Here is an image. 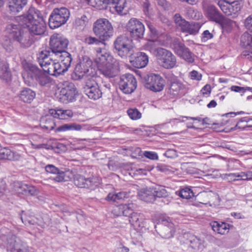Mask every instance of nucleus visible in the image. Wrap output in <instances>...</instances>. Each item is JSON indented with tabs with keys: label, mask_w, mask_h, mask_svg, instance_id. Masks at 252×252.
Here are the masks:
<instances>
[{
	"label": "nucleus",
	"mask_w": 252,
	"mask_h": 252,
	"mask_svg": "<svg viewBox=\"0 0 252 252\" xmlns=\"http://www.w3.org/2000/svg\"><path fill=\"white\" fill-rule=\"evenodd\" d=\"M178 195L182 198L189 199L194 196V193L191 189L188 187L181 189Z\"/></svg>",
	"instance_id": "45"
},
{
	"label": "nucleus",
	"mask_w": 252,
	"mask_h": 252,
	"mask_svg": "<svg viewBox=\"0 0 252 252\" xmlns=\"http://www.w3.org/2000/svg\"><path fill=\"white\" fill-rule=\"evenodd\" d=\"M115 49L119 56L126 58L134 53L132 40L126 35L119 36L114 42Z\"/></svg>",
	"instance_id": "9"
},
{
	"label": "nucleus",
	"mask_w": 252,
	"mask_h": 252,
	"mask_svg": "<svg viewBox=\"0 0 252 252\" xmlns=\"http://www.w3.org/2000/svg\"><path fill=\"white\" fill-rule=\"evenodd\" d=\"M11 76L8 63L0 59V79L8 83L11 81Z\"/></svg>",
	"instance_id": "30"
},
{
	"label": "nucleus",
	"mask_w": 252,
	"mask_h": 252,
	"mask_svg": "<svg viewBox=\"0 0 252 252\" xmlns=\"http://www.w3.org/2000/svg\"><path fill=\"white\" fill-rule=\"evenodd\" d=\"M214 231L218 234H224L228 232L229 224L223 222L212 221L210 223Z\"/></svg>",
	"instance_id": "33"
},
{
	"label": "nucleus",
	"mask_w": 252,
	"mask_h": 252,
	"mask_svg": "<svg viewBox=\"0 0 252 252\" xmlns=\"http://www.w3.org/2000/svg\"><path fill=\"white\" fill-rule=\"evenodd\" d=\"M143 155L150 159L156 160L158 159V156L157 154L154 152L145 151L144 152Z\"/></svg>",
	"instance_id": "56"
},
{
	"label": "nucleus",
	"mask_w": 252,
	"mask_h": 252,
	"mask_svg": "<svg viewBox=\"0 0 252 252\" xmlns=\"http://www.w3.org/2000/svg\"><path fill=\"white\" fill-rule=\"evenodd\" d=\"M96 52L94 61L100 72L106 77L116 76L119 71V62L116 60L112 62V56L105 49L98 48Z\"/></svg>",
	"instance_id": "1"
},
{
	"label": "nucleus",
	"mask_w": 252,
	"mask_h": 252,
	"mask_svg": "<svg viewBox=\"0 0 252 252\" xmlns=\"http://www.w3.org/2000/svg\"><path fill=\"white\" fill-rule=\"evenodd\" d=\"M139 198L147 202H153L155 200L153 188L141 189L138 193Z\"/></svg>",
	"instance_id": "31"
},
{
	"label": "nucleus",
	"mask_w": 252,
	"mask_h": 252,
	"mask_svg": "<svg viewBox=\"0 0 252 252\" xmlns=\"http://www.w3.org/2000/svg\"><path fill=\"white\" fill-rule=\"evenodd\" d=\"M128 194L125 191L119 192L117 193H109L106 197V200L108 201H113L117 202L120 200H123L128 197Z\"/></svg>",
	"instance_id": "41"
},
{
	"label": "nucleus",
	"mask_w": 252,
	"mask_h": 252,
	"mask_svg": "<svg viewBox=\"0 0 252 252\" xmlns=\"http://www.w3.org/2000/svg\"><path fill=\"white\" fill-rule=\"evenodd\" d=\"M49 115L46 116V117H51L54 118H58L59 117V109L55 110L53 109H50L49 111Z\"/></svg>",
	"instance_id": "62"
},
{
	"label": "nucleus",
	"mask_w": 252,
	"mask_h": 252,
	"mask_svg": "<svg viewBox=\"0 0 252 252\" xmlns=\"http://www.w3.org/2000/svg\"><path fill=\"white\" fill-rule=\"evenodd\" d=\"M231 90L232 91H234L235 92H238V93H245V88L243 87H240L237 86H232L230 88Z\"/></svg>",
	"instance_id": "63"
},
{
	"label": "nucleus",
	"mask_w": 252,
	"mask_h": 252,
	"mask_svg": "<svg viewBox=\"0 0 252 252\" xmlns=\"http://www.w3.org/2000/svg\"><path fill=\"white\" fill-rule=\"evenodd\" d=\"M77 94V91L74 84L66 82L63 84V87L60 91V99L63 102H72L75 100Z\"/></svg>",
	"instance_id": "20"
},
{
	"label": "nucleus",
	"mask_w": 252,
	"mask_h": 252,
	"mask_svg": "<svg viewBox=\"0 0 252 252\" xmlns=\"http://www.w3.org/2000/svg\"><path fill=\"white\" fill-rule=\"evenodd\" d=\"M175 27L183 32L190 34H196L200 28V24L198 23H189L184 19L180 14H176L173 17Z\"/></svg>",
	"instance_id": "13"
},
{
	"label": "nucleus",
	"mask_w": 252,
	"mask_h": 252,
	"mask_svg": "<svg viewBox=\"0 0 252 252\" xmlns=\"http://www.w3.org/2000/svg\"><path fill=\"white\" fill-rule=\"evenodd\" d=\"M126 29L131 37L135 39H142L145 32L144 24L138 19L131 18L126 25Z\"/></svg>",
	"instance_id": "16"
},
{
	"label": "nucleus",
	"mask_w": 252,
	"mask_h": 252,
	"mask_svg": "<svg viewBox=\"0 0 252 252\" xmlns=\"http://www.w3.org/2000/svg\"><path fill=\"white\" fill-rule=\"evenodd\" d=\"M241 45L245 48L242 56L252 60V32H244L241 37Z\"/></svg>",
	"instance_id": "22"
},
{
	"label": "nucleus",
	"mask_w": 252,
	"mask_h": 252,
	"mask_svg": "<svg viewBox=\"0 0 252 252\" xmlns=\"http://www.w3.org/2000/svg\"><path fill=\"white\" fill-rule=\"evenodd\" d=\"M143 215L142 214L134 212L129 216V221L134 226L142 227Z\"/></svg>",
	"instance_id": "37"
},
{
	"label": "nucleus",
	"mask_w": 252,
	"mask_h": 252,
	"mask_svg": "<svg viewBox=\"0 0 252 252\" xmlns=\"http://www.w3.org/2000/svg\"><path fill=\"white\" fill-rule=\"evenodd\" d=\"M20 24L23 28L28 29L30 34L41 35L46 30V24L43 18L35 13H28L20 16Z\"/></svg>",
	"instance_id": "2"
},
{
	"label": "nucleus",
	"mask_w": 252,
	"mask_h": 252,
	"mask_svg": "<svg viewBox=\"0 0 252 252\" xmlns=\"http://www.w3.org/2000/svg\"><path fill=\"white\" fill-rule=\"evenodd\" d=\"M20 158L21 155L19 154L8 148H4L0 150V159L15 161L19 160Z\"/></svg>",
	"instance_id": "32"
},
{
	"label": "nucleus",
	"mask_w": 252,
	"mask_h": 252,
	"mask_svg": "<svg viewBox=\"0 0 252 252\" xmlns=\"http://www.w3.org/2000/svg\"><path fill=\"white\" fill-rule=\"evenodd\" d=\"M82 129L81 125L75 124H66L59 126L57 131H65L68 130H80Z\"/></svg>",
	"instance_id": "42"
},
{
	"label": "nucleus",
	"mask_w": 252,
	"mask_h": 252,
	"mask_svg": "<svg viewBox=\"0 0 252 252\" xmlns=\"http://www.w3.org/2000/svg\"><path fill=\"white\" fill-rule=\"evenodd\" d=\"M145 22L149 30V39L147 43V48L151 51L152 48H157L156 45H164V41L162 38L166 36L165 32L158 30L153 22L148 20Z\"/></svg>",
	"instance_id": "6"
},
{
	"label": "nucleus",
	"mask_w": 252,
	"mask_h": 252,
	"mask_svg": "<svg viewBox=\"0 0 252 252\" xmlns=\"http://www.w3.org/2000/svg\"><path fill=\"white\" fill-rule=\"evenodd\" d=\"M213 37V34L211 33L208 30H206L203 32L201 36V40L202 42H206L208 40Z\"/></svg>",
	"instance_id": "55"
},
{
	"label": "nucleus",
	"mask_w": 252,
	"mask_h": 252,
	"mask_svg": "<svg viewBox=\"0 0 252 252\" xmlns=\"http://www.w3.org/2000/svg\"><path fill=\"white\" fill-rule=\"evenodd\" d=\"M170 46L172 49L177 55L187 62L190 63L194 62L192 53L179 38L174 39Z\"/></svg>",
	"instance_id": "17"
},
{
	"label": "nucleus",
	"mask_w": 252,
	"mask_h": 252,
	"mask_svg": "<svg viewBox=\"0 0 252 252\" xmlns=\"http://www.w3.org/2000/svg\"><path fill=\"white\" fill-rule=\"evenodd\" d=\"M35 96V93L30 88H24L19 94L20 99L24 102L31 103Z\"/></svg>",
	"instance_id": "35"
},
{
	"label": "nucleus",
	"mask_w": 252,
	"mask_h": 252,
	"mask_svg": "<svg viewBox=\"0 0 252 252\" xmlns=\"http://www.w3.org/2000/svg\"><path fill=\"white\" fill-rule=\"evenodd\" d=\"M12 40L11 38H9L8 36H6L3 41L2 42V46L8 52H10L12 50Z\"/></svg>",
	"instance_id": "51"
},
{
	"label": "nucleus",
	"mask_w": 252,
	"mask_h": 252,
	"mask_svg": "<svg viewBox=\"0 0 252 252\" xmlns=\"http://www.w3.org/2000/svg\"><path fill=\"white\" fill-rule=\"evenodd\" d=\"M7 241V250L10 252H16V250H18V248L21 245L20 239L13 235L9 236Z\"/></svg>",
	"instance_id": "34"
},
{
	"label": "nucleus",
	"mask_w": 252,
	"mask_h": 252,
	"mask_svg": "<svg viewBox=\"0 0 252 252\" xmlns=\"http://www.w3.org/2000/svg\"><path fill=\"white\" fill-rule=\"evenodd\" d=\"M85 178L80 175H77L74 177V184L79 188H83L84 187Z\"/></svg>",
	"instance_id": "50"
},
{
	"label": "nucleus",
	"mask_w": 252,
	"mask_h": 252,
	"mask_svg": "<svg viewBox=\"0 0 252 252\" xmlns=\"http://www.w3.org/2000/svg\"><path fill=\"white\" fill-rule=\"evenodd\" d=\"M70 16L69 10L64 7L56 8L51 12L49 18V26L54 29L65 24Z\"/></svg>",
	"instance_id": "8"
},
{
	"label": "nucleus",
	"mask_w": 252,
	"mask_h": 252,
	"mask_svg": "<svg viewBox=\"0 0 252 252\" xmlns=\"http://www.w3.org/2000/svg\"><path fill=\"white\" fill-rule=\"evenodd\" d=\"M54 65L55 66V76H58L60 75L63 74L68 70V69L63 65L61 62H56V64Z\"/></svg>",
	"instance_id": "48"
},
{
	"label": "nucleus",
	"mask_w": 252,
	"mask_h": 252,
	"mask_svg": "<svg viewBox=\"0 0 252 252\" xmlns=\"http://www.w3.org/2000/svg\"><path fill=\"white\" fill-rule=\"evenodd\" d=\"M92 65V61L88 57H85L78 63L74 69L72 77L74 80L82 79L84 76H89L88 73L89 72L90 68Z\"/></svg>",
	"instance_id": "18"
},
{
	"label": "nucleus",
	"mask_w": 252,
	"mask_h": 252,
	"mask_svg": "<svg viewBox=\"0 0 252 252\" xmlns=\"http://www.w3.org/2000/svg\"><path fill=\"white\" fill-rule=\"evenodd\" d=\"M14 188L18 193L26 196H35L39 193V190L35 187L22 182L15 183Z\"/></svg>",
	"instance_id": "24"
},
{
	"label": "nucleus",
	"mask_w": 252,
	"mask_h": 252,
	"mask_svg": "<svg viewBox=\"0 0 252 252\" xmlns=\"http://www.w3.org/2000/svg\"><path fill=\"white\" fill-rule=\"evenodd\" d=\"M151 53L153 54L161 66L166 69H171L176 64V57L169 50L157 47L152 48Z\"/></svg>",
	"instance_id": "5"
},
{
	"label": "nucleus",
	"mask_w": 252,
	"mask_h": 252,
	"mask_svg": "<svg viewBox=\"0 0 252 252\" xmlns=\"http://www.w3.org/2000/svg\"><path fill=\"white\" fill-rule=\"evenodd\" d=\"M127 113L130 118L132 120H138L141 117V113L135 108L128 109Z\"/></svg>",
	"instance_id": "47"
},
{
	"label": "nucleus",
	"mask_w": 252,
	"mask_h": 252,
	"mask_svg": "<svg viewBox=\"0 0 252 252\" xmlns=\"http://www.w3.org/2000/svg\"><path fill=\"white\" fill-rule=\"evenodd\" d=\"M224 179L228 182H233L238 181L237 178H235V173L224 174Z\"/></svg>",
	"instance_id": "61"
},
{
	"label": "nucleus",
	"mask_w": 252,
	"mask_h": 252,
	"mask_svg": "<svg viewBox=\"0 0 252 252\" xmlns=\"http://www.w3.org/2000/svg\"><path fill=\"white\" fill-rule=\"evenodd\" d=\"M206 16L211 21L217 23L224 22L225 17L218 10L217 8L213 5H209L206 9Z\"/></svg>",
	"instance_id": "25"
},
{
	"label": "nucleus",
	"mask_w": 252,
	"mask_h": 252,
	"mask_svg": "<svg viewBox=\"0 0 252 252\" xmlns=\"http://www.w3.org/2000/svg\"><path fill=\"white\" fill-rule=\"evenodd\" d=\"M27 69L29 71V74H32L31 78L32 79H34L40 86L49 87L53 84V80L36 65L32 63H28Z\"/></svg>",
	"instance_id": "14"
},
{
	"label": "nucleus",
	"mask_w": 252,
	"mask_h": 252,
	"mask_svg": "<svg viewBox=\"0 0 252 252\" xmlns=\"http://www.w3.org/2000/svg\"><path fill=\"white\" fill-rule=\"evenodd\" d=\"M153 221L157 233L162 238L169 239L173 237L175 233L174 224L170 219L165 216L158 215L153 217Z\"/></svg>",
	"instance_id": "4"
},
{
	"label": "nucleus",
	"mask_w": 252,
	"mask_h": 252,
	"mask_svg": "<svg viewBox=\"0 0 252 252\" xmlns=\"http://www.w3.org/2000/svg\"><path fill=\"white\" fill-rule=\"evenodd\" d=\"M68 39L63 36L59 34H54L50 37V49L52 56L55 57L62 54L65 50L68 45Z\"/></svg>",
	"instance_id": "11"
},
{
	"label": "nucleus",
	"mask_w": 252,
	"mask_h": 252,
	"mask_svg": "<svg viewBox=\"0 0 252 252\" xmlns=\"http://www.w3.org/2000/svg\"><path fill=\"white\" fill-rule=\"evenodd\" d=\"M55 175L52 179L57 182H67L73 177L72 173L69 170L63 171L59 169Z\"/></svg>",
	"instance_id": "36"
},
{
	"label": "nucleus",
	"mask_w": 252,
	"mask_h": 252,
	"mask_svg": "<svg viewBox=\"0 0 252 252\" xmlns=\"http://www.w3.org/2000/svg\"><path fill=\"white\" fill-rule=\"evenodd\" d=\"M134 205L133 203L122 204L117 207L119 211L118 215H123L125 216H130L133 213Z\"/></svg>",
	"instance_id": "38"
},
{
	"label": "nucleus",
	"mask_w": 252,
	"mask_h": 252,
	"mask_svg": "<svg viewBox=\"0 0 252 252\" xmlns=\"http://www.w3.org/2000/svg\"><path fill=\"white\" fill-rule=\"evenodd\" d=\"M85 42L88 45H99L103 44L104 41L94 37L89 36L85 38Z\"/></svg>",
	"instance_id": "49"
},
{
	"label": "nucleus",
	"mask_w": 252,
	"mask_h": 252,
	"mask_svg": "<svg viewBox=\"0 0 252 252\" xmlns=\"http://www.w3.org/2000/svg\"><path fill=\"white\" fill-rule=\"evenodd\" d=\"M24 29L20 24V21L19 24H8L5 30L6 36L18 42L24 47H29L33 42V38Z\"/></svg>",
	"instance_id": "3"
},
{
	"label": "nucleus",
	"mask_w": 252,
	"mask_h": 252,
	"mask_svg": "<svg viewBox=\"0 0 252 252\" xmlns=\"http://www.w3.org/2000/svg\"><path fill=\"white\" fill-rule=\"evenodd\" d=\"M56 58L57 59L56 60H58L60 61L63 65L68 69L72 60L71 56L68 52H63L62 54L56 56Z\"/></svg>",
	"instance_id": "40"
},
{
	"label": "nucleus",
	"mask_w": 252,
	"mask_h": 252,
	"mask_svg": "<svg viewBox=\"0 0 252 252\" xmlns=\"http://www.w3.org/2000/svg\"><path fill=\"white\" fill-rule=\"evenodd\" d=\"M119 88L125 94H131L137 87V81L134 76L130 73L121 76L119 82Z\"/></svg>",
	"instance_id": "19"
},
{
	"label": "nucleus",
	"mask_w": 252,
	"mask_h": 252,
	"mask_svg": "<svg viewBox=\"0 0 252 252\" xmlns=\"http://www.w3.org/2000/svg\"><path fill=\"white\" fill-rule=\"evenodd\" d=\"M153 188L155 199L156 197H166L168 196V192L164 187L158 185Z\"/></svg>",
	"instance_id": "43"
},
{
	"label": "nucleus",
	"mask_w": 252,
	"mask_h": 252,
	"mask_svg": "<svg viewBox=\"0 0 252 252\" xmlns=\"http://www.w3.org/2000/svg\"><path fill=\"white\" fill-rule=\"evenodd\" d=\"M157 169L158 171L165 173L166 174H169L173 171L171 167L164 164H158L157 166Z\"/></svg>",
	"instance_id": "52"
},
{
	"label": "nucleus",
	"mask_w": 252,
	"mask_h": 252,
	"mask_svg": "<svg viewBox=\"0 0 252 252\" xmlns=\"http://www.w3.org/2000/svg\"><path fill=\"white\" fill-rule=\"evenodd\" d=\"M24 212L22 211V215L21 216V219L22 221V222L25 224V225H28V224H32L34 225L35 224L34 221L32 220H29L26 218V217L25 216V214H24Z\"/></svg>",
	"instance_id": "60"
},
{
	"label": "nucleus",
	"mask_w": 252,
	"mask_h": 252,
	"mask_svg": "<svg viewBox=\"0 0 252 252\" xmlns=\"http://www.w3.org/2000/svg\"><path fill=\"white\" fill-rule=\"evenodd\" d=\"M89 19L85 15L82 16L80 18L76 19L75 23L77 26L84 27L88 23Z\"/></svg>",
	"instance_id": "53"
},
{
	"label": "nucleus",
	"mask_w": 252,
	"mask_h": 252,
	"mask_svg": "<svg viewBox=\"0 0 252 252\" xmlns=\"http://www.w3.org/2000/svg\"><path fill=\"white\" fill-rule=\"evenodd\" d=\"M100 78L96 76L88 77L83 87L84 93L90 99L96 100L102 96V92L98 85V81Z\"/></svg>",
	"instance_id": "10"
},
{
	"label": "nucleus",
	"mask_w": 252,
	"mask_h": 252,
	"mask_svg": "<svg viewBox=\"0 0 252 252\" xmlns=\"http://www.w3.org/2000/svg\"><path fill=\"white\" fill-rule=\"evenodd\" d=\"M163 156L169 158H174L178 157L176 150L172 149L167 150L163 154Z\"/></svg>",
	"instance_id": "54"
},
{
	"label": "nucleus",
	"mask_w": 252,
	"mask_h": 252,
	"mask_svg": "<svg viewBox=\"0 0 252 252\" xmlns=\"http://www.w3.org/2000/svg\"><path fill=\"white\" fill-rule=\"evenodd\" d=\"M93 31L100 40L105 41L113 35V28L108 20L100 18L94 23Z\"/></svg>",
	"instance_id": "7"
},
{
	"label": "nucleus",
	"mask_w": 252,
	"mask_h": 252,
	"mask_svg": "<svg viewBox=\"0 0 252 252\" xmlns=\"http://www.w3.org/2000/svg\"><path fill=\"white\" fill-rule=\"evenodd\" d=\"M211 91V86L209 85H206L201 90L203 94H209Z\"/></svg>",
	"instance_id": "64"
},
{
	"label": "nucleus",
	"mask_w": 252,
	"mask_h": 252,
	"mask_svg": "<svg viewBox=\"0 0 252 252\" xmlns=\"http://www.w3.org/2000/svg\"><path fill=\"white\" fill-rule=\"evenodd\" d=\"M58 119L61 120H67L73 116V112L71 110L59 109Z\"/></svg>",
	"instance_id": "46"
},
{
	"label": "nucleus",
	"mask_w": 252,
	"mask_h": 252,
	"mask_svg": "<svg viewBox=\"0 0 252 252\" xmlns=\"http://www.w3.org/2000/svg\"><path fill=\"white\" fill-rule=\"evenodd\" d=\"M190 77L192 80L199 81L201 79L202 75L197 71L193 70L190 72Z\"/></svg>",
	"instance_id": "59"
},
{
	"label": "nucleus",
	"mask_w": 252,
	"mask_h": 252,
	"mask_svg": "<svg viewBox=\"0 0 252 252\" xmlns=\"http://www.w3.org/2000/svg\"><path fill=\"white\" fill-rule=\"evenodd\" d=\"M168 94L171 98L181 97L186 93L185 85L176 77L171 78Z\"/></svg>",
	"instance_id": "21"
},
{
	"label": "nucleus",
	"mask_w": 252,
	"mask_h": 252,
	"mask_svg": "<svg viewBox=\"0 0 252 252\" xmlns=\"http://www.w3.org/2000/svg\"><path fill=\"white\" fill-rule=\"evenodd\" d=\"M222 6V8L220 9L226 15H236L240 12L243 6V2L242 0H239L227 6Z\"/></svg>",
	"instance_id": "28"
},
{
	"label": "nucleus",
	"mask_w": 252,
	"mask_h": 252,
	"mask_svg": "<svg viewBox=\"0 0 252 252\" xmlns=\"http://www.w3.org/2000/svg\"><path fill=\"white\" fill-rule=\"evenodd\" d=\"M185 238L187 239L186 243L194 250L198 251L204 248V240L191 234H185Z\"/></svg>",
	"instance_id": "27"
},
{
	"label": "nucleus",
	"mask_w": 252,
	"mask_h": 252,
	"mask_svg": "<svg viewBox=\"0 0 252 252\" xmlns=\"http://www.w3.org/2000/svg\"><path fill=\"white\" fill-rule=\"evenodd\" d=\"M102 2L103 5H102L101 7L99 4L97 5L100 9H106L108 4L112 5L111 8L114 9L118 14H123V11L126 3V0H103Z\"/></svg>",
	"instance_id": "26"
},
{
	"label": "nucleus",
	"mask_w": 252,
	"mask_h": 252,
	"mask_svg": "<svg viewBox=\"0 0 252 252\" xmlns=\"http://www.w3.org/2000/svg\"><path fill=\"white\" fill-rule=\"evenodd\" d=\"M245 26L248 31L252 32V15L246 19L245 20Z\"/></svg>",
	"instance_id": "57"
},
{
	"label": "nucleus",
	"mask_w": 252,
	"mask_h": 252,
	"mask_svg": "<svg viewBox=\"0 0 252 252\" xmlns=\"http://www.w3.org/2000/svg\"><path fill=\"white\" fill-rule=\"evenodd\" d=\"M144 79L145 87L153 92H160L165 86V80L159 74L151 73L145 76Z\"/></svg>",
	"instance_id": "15"
},
{
	"label": "nucleus",
	"mask_w": 252,
	"mask_h": 252,
	"mask_svg": "<svg viewBox=\"0 0 252 252\" xmlns=\"http://www.w3.org/2000/svg\"><path fill=\"white\" fill-rule=\"evenodd\" d=\"M129 57L130 62L136 68L145 67L149 62V57L144 52H137Z\"/></svg>",
	"instance_id": "23"
},
{
	"label": "nucleus",
	"mask_w": 252,
	"mask_h": 252,
	"mask_svg": "<svg viewBox=\"0 0 252 252\" xmlns=\"http://www.w3.org/2000/svg\"><path fill=\"white\" fill-rule=\"evenodd\" d=\"M97 179L95 177H90L85 179L84 188L94 189L98 186Z\"/></svg>",
	"instance_id": "44"
},
{
	"label": "nucleus",
	"mask_w": 252,
	"mask_h": 252,
	"mask_svg": "<svg viewBox=\"0 0 252 252\" xmlns=\"http://www.w3.org/2000/svg\"><path fill=\"white\" fill-rule=\"evenodd\" d=\"M53 56L49 50H43L37 55L38 62L45 72L53 76L55 75L56 62L53 61Z\"/></svg>",
	"instance_id": "12"
},
{
	"label": "nucleus",
	"mask_w": 252,
	"mask_h": 252,
	"mask_svg": "<svg viewBox=\"0 0 252 252\" xmlns=\"http://www.w3.org/2000/svg\"><path fill=\"white\" fill-rule=\"evenodd\" d=\"M28 0H9L8 10L12 14L20 12L27 4Z\"/></svg>",
	"instance_id": "29"
},
{
	"label": "nucleus",
	"mask_w": 252,
	"mask_h": 252,
	"mask_svg": "<svg viewBox=\"0 0 252 252\" xmlns=\"http://www.w3.org/2000/svg\"><path fill=\"white\" fill-rule=\"evenodd\" d=\"M40 126L42 128L50 131L54 128L56 124L52 117L45 116L41 120Z\"/></svg>",
	"instance_id": "39"
},
{
	"label": "nucleus",
	"mask_w": 252,
	"mask_h": 252,
	"mask_svg": "<svg viewBox=\"0 0 252 252\" xmlns=\"http://www.w3.org/2000/svg\"><path fill=\"white\" fill-rule=\"evenodd\" d=\"M59 170V168L52 164H48L45 166L46 171L53 174L57 173Z\"/></svg>",
	"instance_id": "58"
}]
</instances>
